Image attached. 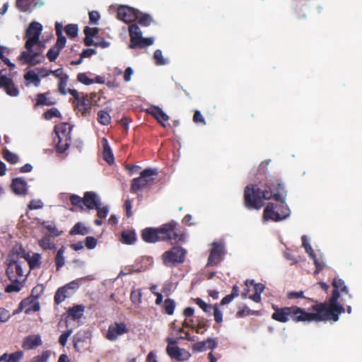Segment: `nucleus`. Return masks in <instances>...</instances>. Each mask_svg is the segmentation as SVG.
<instances>
[{
    "mask_svg": "<svg viewBox=\"0 0 362 362\" xmlns=\"http://www.w3.org/2000/svg\"><path fill=\"white\" fill-rule=\"evenodd\" d=\"M286 191L284 183L268 180L264 184H251L244 192L245 206L248 209H260L265 200L273 199L276 204L269 202L263 212V222H279L290 216L291 211L286 203Z\"/></svg>",
    "mask_w": 362,
    "mask_h": 362,
    "instance_id": "nucleus-1",
    "label": "nucleus"
},
{
    "mask_svg": "<svg viewBox=\"0 0 362 362\" xmlns=\"http://www.w3.org/2000/svg\"><path fill=\"white\" fill-rule=\"evenodd\" d=\"M141 236L142 239L148 243L165 240L178 243L185 240L184 234L177 228V223L174 221L157 228H145L142 231Z\"/></svg>",
    "mask_w": 362,
    "mask_h": 362,
    "instance_id": "nucleus-2",
    "label": "nucleus"
},
{
    "mask_svg": "<svg viewBox=\"0 0 362 362\" xmlns=\"http://www.w3.org/2000/svg\"><path fill=\"white\" fill-rule=\"evenodd\" d=\"M42 31V25L38 22H32L26 30L25 37L27 38L25 47L26 50L23 51L19 59L23 63L30 65H36L40 63L44 57L38 52H34L33 47L40 43V37Z\"/></svg>",
    "mask_w": 362,
    "mask_h": 362,
    "instance_id": "nucleus-3",
    "label": "nucleus"
},
{
    "mask_svg": "<svg viewBox=\"0 0 362 362\" xmlns=\"http://www.w3.org/2000/svg\"><path fill=\"white\" fill-rule=\"evenodd\" d=\"M326 303L313 305L309 311L296 305L291 306V320L295 322L332 321Z\"/></svg>",
    "mask_w": 362,
    "mask_h": 362,
    "instance_id": "nucleus-4",
    "label": "nucleus"
},
{
    "mask_svg": "<svg viewBox=\"0 0 362 362\" xmlns=\"http://www.w3.org/2000/svg\"><path fill=\"white\" fill-rule=\"evenodd\" d=\"M332 286L334 290L332 296L329 299L328 303H326L327 304V308L331 319L333 322H337L339 320V315L345 312L343 304L339 302L340 291L347 294L350 298H352L353 296L349 293L348 287L341 279L335 277L332 281Z\"/></svg>",
    "mask_w": 362,
    "mask_h": 362,
    "instance_id": "nucleus-5",
    "label": "nucleus"
},
{
    "mask_svg": "<svg viewBox=\"0 0 362 362\" xmlns=\"http://www.w3.org/2000/svg\"><path fill=\"white\" fill-rule=\"evenodd\" d=\"M71 130L72 126L66 122L55 126L54 131L57 137V141L55 139V142H57V151L59 153H62L69 148L71 142Z\"/></svg>",
    "mask_w": 362,
    "mask_h": 362,
    "instance_id": "nucleus-6",
    "label": "nucleus"
},
{
    "mask_svg": "<svg viewBox=\"0 0 362 362\" xmlns=\"http://www.w3.org/2000/svg\"><path fill=\"white\" fill-rule=\"evenodd\" d=\"M129 32L131 42L129 47L130 49L144 48L152 45L154 42L153 37H143L140 28L136 24L129 25Z\"/></svg>",
    "mask_w": 362,
    "mask_h": 362,
    "instance_id": "nucleus-7",
    "label": "nucleus"
},
{
    "mask_svg": "<svg viewBox=\"0 0 362 362\" xmlns=\"http://www.w3.org/2000/svg\"><path fill=\"white\" fill-rule=\"evenodd\" d=\"M158 175L156 169L146 168L141 172L139 177L134 178L132 180L131 185V190L133 192H136L146 187L151 185L154 180V176Z\"/></svg>",
    "mask_w": 362,
    "mask_h": 362,
    "instance_id": "nucleus-8",
    "label": "nucleus"
},
{
    "mask_svg": "<svg viewBox=\"0 0 362 362\" xmlns=\"http://www.w3.org/2000/svg\"><path fill=\"white\" fill-rule=\"evenodd\" d=\"M206 264L207 267L218 264L226 253L225 244L223 242H214Z\"/></svg>",
    "mask_w": 362,
    "mask_h": 362,
    "instance_id": "nucleus-9",
    "label": "nucleus"
},
{
    "mask_svg": "<svg viewBox=\"0 0 362 362\" xmlns=\"http://www.w3.org/2000/svg\"><path fill=\"white\" fill-rule=\"evenodd\" d=\"M186 254L185 250L180 247H174L171 250L163 255V263L166 266H171L183 262Z\"/></svg>",
    "mask_w": 362,
    "mask_h": 362,
    "instance_id": "nucleus-10",
    "label": "nucleus"
},
{
    "mask_svg": "<svg viewBox=\"0 0 362 362\" xmlns=\"http://www.w3.org/2000/svg\"><path fill=\"white\" fill-rule=\"evenodd\" d=\"M40 309V305L38 300L29 296L20 303L18 309L13 314L18 313L23 310L26 314H30L32 312H37Z\"/></svg>",
    "mask_w": 362,
    "mask_h": 362,
    "instance_id": "nucleus-11",
    "label": "nucleus"
},
{
    "mask_svg": "<svg viewBox=\"0 0 362 362\" xmlns=\"http://www.w3.org/2000/svg\"><path fill=\"white\" fill-rule=\"evenodd\" d=\"M118 18L127 23H130L139 18V11L127 6H121L117 10Z\"/></svg>",
    "mask_w": 362,
    "mask_h": 362,
    "instance_id": "nucleus-12",
    "label": "nucleus"
},
{
    "mask_svg": "<svg viewBox=\"0 0 362 362\" xmlns=\"http://www.w3.org/2000/svg\"><path fill=\"white\" fill-rule=\"evenodd\" d=\"M128 332V328L124 322H115L108 327L106 338L110 341H115L118 337Z\"/></svg>",
    "mask_w": 362,
    "mask_h": 362,
    "instance_id": "nucleus-13",
    "label": "nucleus"
},
{
    "mask_svg": "<svg viewBox=\"0 0 362 362\" xmlns=\"http://www.w3.org/2000/svg\"><path fill=\"white\" fill-rule=\"evenodd\" d=\"M74 110L76 113H81L86 117L91 110V103L87 94L83 95L80 99L74 101Z\"/></svg>",
    "mask_w": 362,
    "mask_h": 362,
    "instance_id": "nucleus-14",
    "label": "nucleus"
},
{
    "mask_svg": "<svg viewBox=\"0 0 362 362\" xmlns=\"http://www.w3.org/2000/svg\"><path fill=\"white\" fill-rule=\"evenodd\" d=\"M83 204L90 210L95 209L101 205V199L95 192H87L83 196Z\"/></svg>",
    "mask_w": 362,
    "mask_h": 362,
    "instance_id": "nucleus-15",
    "label": "nucleus"
},
{
    "mask_svg": "<svg viewBox=\"0 0 362 362\" xmlns=\"http://www.w3.org/2000/svg\"><path fill=\"white\" fill-rule=\"evenodd\" d=\"M167 341L168 343L166 351L168 355L172 358L177 361H182V350L177 346V341L173 338L168 337Z\"/></svg>",
    "mask_w": 362,
    "mask_h": 362,
    "instance_id": "nucleus-16",
    "label": "nucleus"
},
{
    "mask_svg": "<svg viewBox=\"0 0 362 362\" xmlns=\"http://www.w3.org/2000/svg\"><path fill=\"white\" fill-rule=\"evenodd\" d=\"M147 112L153 115L163 127H166L169 125V117L160 107L151 106L147 109Z\"/></svg>",
    "mask_w": 362,
    "mask_h": 362,
    "instance_id": "nucleus-17",
    "label": "nucleus"
},
{
    "mask_svg": "<svg viewBox=\"0 0 362 362\" xmlns=\"http://www.w3.org/2000/svg\"><path fill=\"white\" fill-rule=\"evenodd\" d=\"M42 0H16V6L23 12H27L33 8L43 6Z\"/></svg>",
    "mask_w": 362,
    "mask_h": 362,
    "instance_id": "nucleus-18",
    "label": "nucleus"
},
{
    "mask_svg": "<svg viewBox=\"0 0 362 362\" xmlns=\"http://www.w3.org/2000/svg\"><path fill=\"white\" fill-rule=\"evenodd\" d=\"M274 313L272 315V318L280 322H287L291 320V307H284L281 308L273 306Z\"/></svg>",
    "mask_w": 362,
    "mask_h": 362,
    "instance_id": "nucleus-19",
    "label": "nucleus"
},
{
    "mask_svg": "<svg viewBox=\"0 0 362 362\" xmlns=\"http://www.w3.org/2000/svg\"><path fill=\"white\" fill-rule=\"evenodd\" d=\"M17 257L15 255H10L8 259L7 263V269L6 274L10 279H11V276H10L11 272H13V269L16 270V272L18 276H23V269L21 265V264L16 260Z\"/></svg>",
    "mask_w": 362,
    "mask_h": 362,
    "instance_id": "nucleus-20",
    "label": "nucleus"
},
{
    "mask_svg": "<svg viewBox=\"0 0 362 362\" xmlns=\"http://www.w3.org/2000/svg\"><path fill=\"white\" fill-rule=\"evenodd\" d=\"M11 188L17 195H25L28 192V183L23 177H16L12 180Z\"/></svg>",
    "mask_w": 362,
    "mask_h": 362,
    "instance_id": "nucleus-21",
    "label": "nucleus"
},
{
    "mask_svg": "<svg viewBox=\"0 0 362 362\" xmlns=\"http://www.w3.org/2000/svg\"><path fill=\"white\" fill-rule=\"evenodd\" d=\"M42 343V339L39 334L29 335L24 339L22 346L25 349L30 350L40 346Z\"/></svg>",
    "mask_w": 362,
    "mask_h": 362,
    "instance_id": "nucleus-22",
    "label": "nucleus"
},
{
    "mask_svg": "<svg viewBox=\"0 0 362 362\" xmlns=\"http://www.w3.org/2000/svg\"><path fill=\"white\" fill-rule=\"evenodd\" d=\"M101 144L103 146V159L109 164L113 163L115 160L114 155L108 144L107 139L106 138H103L101 140Z\"/></svg>",
    "mask_w": 362,
    "mask_h": 362,
    "instance_id": "nucleus-23",
    "label": "nucleus"
},
{
    "mask_svg": "<svg viewBox=\"0 0 362 362\" xmlns=\"http://www.w3.org/2000/svg\"><path fill=\"white\" fill-rule=\"evenodd\" d=\"M136 240V235L134 230H124L121 234L120 241L123 244L132 245Z\"/></svg>",
    "mask_w": 362,
    "mask_h": 362,
    "instance_id": "nucleus-24",
    "label": "nucleus"
},
{
    "mask_svg": "<svg viewBox=\"0 0 362 362\" xmlns=\"http://www.w3.org/2000/svg\"><path fill=\"white\" fill-rule=\"evenodd\" d=\"M24 78L28 82V83L33 84L36 87H38L40 85V78L39 77V75L36 73V71L34 70L28 71L24 75Z\"/></svg>",
    "mask_w": 362,
    "mask_h": 362,
    "instance_id": "nucleus-25",
    "label": "nucleus"
},
{
    "mask_svg": "<svg viewBox=\"0 0 362 362\" xmlns=\"http://www.w3.org/2000/svg\"><path fill=\"white\" fill-rule=\"evenodd\" d=\"M305 252L308 254L309 257L313 259L314 264L316 267L315 273H319L325 267V263L323 260H320L317 258L315 253L313 247H310V249H305Z\"/></svg>",
    "mask_w": 362,
    "mask_h": 362,
    "instance_id": "nucleus-26",
    "label": "nucleus"
},
{
    "mask_svg": "<svg viewBox=\"0 0 362 362\" xmlns=\"http://www.w3.org/2000/svg\"><path fill=\"white\" fill-rule=\"evenodd\" d=\"M305 252L308 254L309 257L313 259L314 264L316 267L315 273H319L325 267V263L323 260H320L317 258L315 253L313 247H310V249H305Z\"/></svg>",
    "mask_w": 362,
    "mask_h": 362,
    "instance_id": "nucleus-27",
    "label": "nucleus"
},
{
    "mask_svg": "<svg viewBox=\"0 0 362 362\" xmlns=\"http://www.w3.org/2000/svg\"><path fill=\"white\" fill-rule=\"evenodd\" d=\"M85 307L82 305H76L68 310L69 315L74 320H79L83 315Z\"/></svg>",
    "mask_w": 362,
    "mask_h": 362,
    "instance_id": "nucleus-28",
    "label": "nucleus"
},
{
    "mask_svg": "<svg viewBox=\"0 0 362 362\" xmlns=\"http://www.w3.org/2000/svg\"><path fill=\"white\" fill-rule=\"evenodd\" d=\"M65 250V247L62 246L57 252L55 257V264L57 270H59L65 264V257L64 256Z\"/></svg>",
    "mask_w": 362,
    "mask_h": 362,
    "instance_id": "nucleus-29",
    "label": "nucleus"
},
{
    "mask_svg": "<svg viewBox=\"0 0 362 362\" xmlns=\"http://www.w3.org/2000/svg\"><path fill=\"white\" fill-rule=\"evenodd\" d=\"M69 293L66 288L61 287L57 289L54 295V301L57 304L62 303L67 297H69Z\"/></svg>",
    "mask_w": 362,
    "mask_h": 362,
    "instance_id": "nucleus-30",
    "label": "nucleus"
},
{
    "mask_svg": "<svg viewBox=\"0 0 362 362\" xmlns=\"http://www.w3.org/2000/svg\"><path fill=\"white\" fill-rule=\"evenodd\" d=\"M0 87L3 88L6 93L11 97H17L19 95L18 88L13 83L12 80L6 85L0 86Z\"/></svg>",
    "mask_w": 362,
    "mask_h": 362,
    "instance_id": "nucleus-31",
    "label": "nucleus"
},
{
    "mask_svg": "<svg viewBox=\"0 0 362 362\" xmlns=\"http://www.w3.org/2000/svg\"><path fill=\"white\" fill-rule=\"evenodd\" d=\"M153 59L155 64L157 66H164L169 63L168 58H165L163 55V52L160 49H156L153 53Z\"/></svg>",
    "mask_w": 362,
    "mask_h": 362,
    "instance_id": "nucleus-32",
    "label": "nucleus"
},
{
    "mask_svg": "<svg viewBox=\"0 0 362 362\" xmlns=\"http://www.w3.org/2000/svg\"><path fill=\"white\" fill-rule=\"evenodd\" d=\"M48 93H40L37 95V106H50L54 104V102H52L49 100L47 98Z\"/></svg>",
    "mask_w": 362,
    "mask_h": 362,
    "instance_id": "nucleus-33",
    "label": "nucleus"
},
{
    "mask_svg": "<svg viewBox=\"0 0 362 362\" xmlns=\"http://www.w3.org/2000/svg\"><path fill=\"white\" fill-rule=\"evenodd\" d=\"M30 269L40 267L41 264V255L39 253H34L31 257L27 259Z\"/></svg>",
    "mask_w": 362,
    "mask_h": 362,
    "instance_id": "nucleus-34",
    "label": "nucleus"
},
{
    "mask_svg": "<svg viewBox=\"0 0 362 362\" xmlns=\"http://www.w3.org/2000/svg\"><path fill=\"white\" fill-rule=\"evenodd\" d=\"M88 228L84 226L81 223H76L70 231L71 235H86L88 233Z\"/></svg>",
    "mask_w": 362,
    "mask_h": 362,
    "instance_id": "nucleus-35",
    "label": "nucleus"
},
{
    "mask_svg": "<svg viewBox=\"0 0 362 362\" xmlns=\"http://www.w3.org/2000/svg\"><path fill=\"white\" fill-rule=\"evenodd\" d=\"M98 121L103 125H108L111 122V117L109 112L105 110L98 111Z\"/></svg>",
    "mask_w": 362,
    "mask_h": 362,
    "instance_id": "nucleus-36",
    "label": "nucleus"
},
{
    "mask_svg": "<svg viewBox=\"0 0 362 362\" xmlns=\"http://www.w3.org/2000/svg\"><path fill=\"white\" fill-rule=\"evenodd\" d=\"M42 226L47 229L49 233L52 236L57 237L60 235L56 225L52 222L44 221L42 223Z\"/></svg>",
    "mask_w": 362,
    "mask_h": 362,
    "instance_id": "nucleus-37",
    "label": "nucleus"
},
{
    "mask_svg": "<svg viewBox=\"0 0 362 362\" xmlns=\"http://www.w3.org/2000/svg\"><path fill=\"white\" fill-rule=\"evenodd\" d=\"M69 76L65 74L60 77L58 84V91L60 94L65 95L67 93L66 87L67 86Z\"/></svg>",
    "mask_w": 362,
    "mask_h": 362,
    "instance_id": "nucleus-38",
    "label": "nucleus"
},
{
    "mask_svg": "<svg viewBox=\"0 0 362 362\" xmlns=\"http://www.w3.org/2000/svg\"><path fill=\"white\" fill-rule=\"evenodd\" d=\"M176 307V303L174 300L171 298H166L164 301V310L165 313L172 315L174 313Z\"/></svg>",
    "mask_w": 362,
    "mask_h": 362,
    "instance_id": "nucleus-39",
    "label": "nucleus"
},
{
    "mask_svg": "<svg viewBox=\"0 0 362 362\" xmlns=\"http://www.w3.org/2000/svg\"><path fill=\"white\" fill-rule=\"evenodd\" d=\"M38 244L43 250H54L56 248L55 245L52 243L50 238L47 236L39 240Z\"/></svg>",
    "mask_w": 362,
    "mask_h": 362,
    "instance_id": "nucleus-40",
    "label": "nucleus"
},
{
    "mask_svg": "<svg viewBox=\"0 0 362 362\" xmlns=\"http://www.w3.org/2000/svg\"><path fill=\"white\" fill-rule=\"evenodd\" d=\"M66 34L71 38L76 37L78 33L77 24H69L64 28Z\"/></svg>",
    "mask_w": 362,
    "mask_h": 362,
    "instance_id": "nucleus-41",
    "label": "nucleus"
},
{
    "mask_svg": "<svg viewBox=\"0 0 362 362\" xmlns=\"http://www.w3.org/2000/svg\"><path fill=\"white\" fill-rule=\"evenodd\" d=\"M194 300H195L196 304L200 308H202L204 312H205L207 314L211 313V310L214 308V307H212V305L207 304L200 298H197Z\"/></svg>",
    "mask_w": 362,
    "mask_h": 362,
    "instance_id": "nucleus-42",
    "label": "nucleus"
},
{
    "mask_svg": "<svg viewBox=\"0 0 362 362\" xmlns=\"http://www.w3.org/2000/svg\"><path fill=\"white\" fill-rule=\"evenodd\" d=\"M61 49L56 46L52 47L47 53V57L50 62H54L58 57Z\"/></svg>",
    "mask_w": 362,
    "mask_h": 362,
    "instance_id": "nucleus-43",
    "label": "nucleus"
},
{
    "mask_svg": "<svg viewBox=\"0 0 362 362\" xmlns=\"http://www.w3.org/2000/svg\"><path fill=\"white\" fill-rule=\"evenodd\" d=\"M44 291V286L42 284H37L32 289L30 296L38 300V298L43 294Z\"/></svg>",
    "mask_w": 362,
    "mask_h": 362,
    "instance_id": "nucleus-44",
    "label": "nucleus"
},
{
    "mask_svg": "<svg viewBox=\"0 0 362 362\" xmlns=\"http://www.w3.org/2000/svg\"><path fill=\"white\" fill-rule=\"evenodd\" d=\"M44 117L46 119L49 120L53 117H60V112L55 107L51 108L44 113Z\"/></svg>",
    "mask_w": 362,
    "mask_h": 362,
    "instance_id": "nucleus-45",
    "label": "nucleus"
},
{
    "mask_svg": "<svg viewBox=\"0 0 362 362\" xmlns=\"http://www.w3.org/2000/svg\"><path fill=\"white\" fill-rule=\"evenodd\" d=\"M23 287V285L19 281H15L8 285L6 288L7 293L19 292Z\"/></svg>",
    "mask_w": 362,
    "mask_h": 362,
    "instance_id": "nucleus-46",
    "label": "nucleus"
},
{
    "mask_svg": "<svg viewBox=\"0 0 362 362\" xmlns=\"http://www.w3.org/2000/svg\"><path fill=\"white\" fill-rule=\"evenodd\" d=\"M139 23L144 26H148L153 21L151 17L148 14H141L139 12Z\"/></svg>",
    "mask_w": 362,
    "mask_h": 362,
    "instance_id": "nucleus-47",
    "label": "nucleus"
},
{
    "mask_svg": "<svg viewBox=\"0 0 362 362\" xmlns=\"http://www.w3.org/2000/svg\"><path fill=\"white\" fill-rule=\"evenodd\" d=\"M4 158L9 163L15 164L18 161V156L17 154L11 152L8 150L4 151Z\"/></svg>",
    "mask_w": 362,
    "mask_h": 362,
    "instance_id": "nucleus-48",
    "label": "nucleus"
},
{
    "mask_svg": "<svg viewBox=\"0 0 362 362\" xmlns=\"http://www.w3.org/2000/svg\"><path fill=\"white\" fill-rule=\"evenodd\" d=\"M23 354L22 351H17L12 353L8 356L7 362H18L23 358Z\"/></svg>",
    "mask_w": 362,
    "mask_h": 362,
    "instance_id": "nucleus-49",
    "label": "nucleus"
},
{
    "mask_svg": "<svg viewBox=\"0 0 362 362\" xmlns=\"http://www.w3.org/2000/svg\"><path fill=\"white\" fill-rule=\"evenodd\" d=\"M141 292L138 289L132 291L130 298L134 304H139L141 302Z\"/></svg>",
    "mask_w": 362,
    "mask_h": 362,
    "instance_id": "nucleus-50",
    "label": "nucleus"
},
{
    "mask_svg": "<svg viewBox=\"0 0 362 362\" xmlns=\"http://www.w3.org/2000/svg\"><path fill=\"white\" fill-rule=\"evenodd\" d=\"M77 79L79 82L85 85H90L94 83V81L88 78V76L85 73L78 74L77 76Z\"/></svg>",
    "mask_w": 362,
    "mask_h": 362,
    "instance_id": "nucleus-51",
    "label": "nucleus"
},
{
    "mask_svg": "<svg viewBox=\"0 0 362 362\" xmlns=\"http://www.w3.org/2000/svg\"><path fill=\"white\" fill-rule=\"evenodd\" d=\"M97 210V215L98 218H105L109 213V206H104L101 207L100 206H98V208L95 209Z\"/></svg>",
    "mask_w": 362,
    "mask_h": 362,
    "instance_id": "nucleus-52",
    "label": "nucleus"
},
{
    "mask_svg": "<svg viewBox=\"0 0 362 362\" xmlns=\"http://www.w3.org/2000/svg\"><path fill=\"white\" fill-rule=\"evenodd\" d=\"M72 329H68L60 335L59 342L62 346H64L66 344L67 340L72 334Z\"/></svg>",
    "mask_w": 362,
    "mask_h": 362,
    "instance_id": "nucleus-53",
    "label": "nucleus"
},
{
    "mask_svg": "<svg viewBox=\"0 0 362 362\" xmlns=\"http://www.w3.org/2000/svg\"><path fill=\"white\" fill-rule=\"evenodd\" d=\"M207 349L206 347V341H199L193 344L192 349L195 352H202L205 351Z\"/></svg>",
    "mask_w": 362,
    "mask_h": 362,
    "instance_id": "nucleus-54",
    "label": "nucleus"
},
{
    "mask_svg": "<svg viewBox=\"0 0 362 362\" xmlns=\"http://www.w3.org/2000/svg\"><path fill=\"white\" fill-rule=\"evenodd\" d=\"M43 207V202L40 199H33L30 201L28 208L30 210L40 209Z\"/></svg>",
    "mask_w": 362,
    "mask_h": 362,
    "instance_id": "nucleus-55",
    "label": "nucleus"
},
{
    "mask_svg": "<svg viewBox=\"0 0 362 362\" xmlns=\"http://www.w3.org/2000/svg\"><path fill=\"white\" fill-rule=\"evenodd\" d=\"M286 296L288 299L306 298L303 291H289L287 293Z\"/></svg>",
    "mask_w": 362,
    "mask_h": 362,
    "instance_id": "nucleus-56",
    "label": "nucleus"
},
{
    "mask_svg": "<svg viewBox=\"0 0 362 362\" xmlns=\"http://www.w3.org/2000/svg\"><path fill=\"white\" fill-rule=\"evenodd\" d=\"M57 40L54 46H56L62 50L66 45V39L63 34L57 35Z\"/></svg>",
    "mask_w": 362,
    "mask_h": 362,
    "instance_id": "nucleus-57",
    "label": "nucleus"
},
{
    "mask_svg": "<svg viewBox=\"0 0 362 362\" xmlns=\"http://www.w3.org/2000/svg\"><path fill=\"white\" fill-rule=\"evenodd\" d=\"M213 309H214V320L217 323H221L223 321L222 311L218 308L217 305H214Z\"/></svg>",
    "mask_w": 362,
    "mask_h": 362,
    "instance_id": "nucleus-58",
    "label": "nucleus"
},
{
    "mask_svg": "<svg viewBox=\"0 0 362 362\" xmlns=\"http://www.w3.org/2000/svg\"><path fill=\"white\" fill-rule=\"evenodd\" d=\"M11 317L10 313L8 310L1 308H0V322H6Z\"/></svg>",
    "mask_w": 362,
    "mask_h": 362,
    "instance_id": "nucleus-59",
    "label": "nucleus"
},
{
    "mask_svg": "<svg viewBox=\"0 0 362 362\" xmlns=\"http://www.w3.org/2000/svg\"><path fill=\"white\" fill-rule=\"evenodd\" d=\"M86 246L89 250L94 249L97 245V240L92 237V236H88L86 238Z\"/></svg>",
    "mask_w": 362,
    "mask_h": 362,
    "instance_id": "nucleus-60",
    "label": "nucleus"
},
{
    "mask_svg": "<svg viewBox=\"0 0 362 362\" xmlns=\"http://www.w3.org/2000/svg\"><path fill=\"white\" fill-rule=\"evenodd\" d=\"M7 70L6 69L0 71V86L6 85L11 82V78L6 76Z\"/></svg>",
    "mask_w": 362,
    "mask_h": 362,
    "instance_id": "nucleus-61",
    "label": "nucleus"
},
{
    "mask_svg": "<svg viewBox=\"0 0 362 362\" xmlns=\"http://www.w3.org/2000/svg\"><path fill=\"white\" fill-rule=\"evenodd\" d=\"M98 33V28L86 26L84 29V34L87 37H95Z\"/></svg>",
    "mask_w": 362,
    "mask_h": 362,
    "instance_id": "nucleus-62",
    "label": "nucleus"
},
{
    "mask_svg": "<svg viewBox=\"0 0 362 362\" xmlns=\"http://www.w3.org/2000/svg\"><path fill=\"white\" fill-rule=\"evenodd\" d=\"M70 201L71 204L74 206H78L81 208H83L81 204H83V198H81L78 195L73 194L70 197Z\"/></svg>",
    "mask_w": 362,
    "mask_h": 362,
    "instance_id": "nucleus-63",
    "label": "nucleus"
},
{
    "mask_svg": "<svg viewBox=\"0 0 362 362\" xmlns=\"http://www.w3.org/2000/svg\"><path fill=\"white\" fill-rule=\"evenodd\" d=\"M89 19L90 23L91 24H97L98 21L100 19V14L98 11H90L89 12Z\"/></svg>",
    "mask_w": 362,
    "mask_h": 362,
    "instance_id": "nucleus-64",
    "label": "nucleus"
}]
</instances>
